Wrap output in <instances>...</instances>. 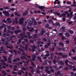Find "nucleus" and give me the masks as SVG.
<instances>
[{"instance_id": "nucleus-1", "label": "nucleus", "mask_w": 76, "mask_h": 76, "mask_svg": "<svg viewBox=\"0 0 76 76\" xmlns=\"http://www.w3.org/2000/svg\"><path fill=\"white\" fill-rule=\"evenodd\" d=\"M1 40L2 41V44L3 45H6V47L7 48H9L10 49H11V48L13 49V47H9L8 46V45H9V43H8V42L6 41L5 42V39L4 38H2L1 39Z\"/></svg>"}, {"instance_id": "nucleus-2", "label": "nucleus", "mask_w": 76, "mask_h": 76, "mask_svg": "<svg viewBox=\"0 0 76 76\" xmlns=\"http://www.w3.org/2000/svg\"><path fill=\"white\" fill-rule=\"evenodd\" d=\"M27 21L28 22V25L29 26H33V23L34 25L36 26L37 25V23L36 21H34V22H33V21L30 20H28Z\"/></svg>"}, {"instance_id": "nucleus-3", "label": "nucleus", "mask_w": 76, "mask_h": 76, "mask_svg": "<svg viewBox=\"0 0 76 76\" xmlns=\"http://www.w3.org/2000/svg\"><path fill=\"white\" fill-rule=\"evenodd\" d=\"M20 35V37H20V38L21 39H23V38H27L28 37V36H27V35H24L22 34V33H21Z\"/></svg>"}, {"instance_id": "nucleus-4", "label": "nucleus", "mask_w": 76, "mask_h": 76, "mask_svg": "<svg viewBox=\"0 0 76 76\" xmlns=\"http://www.w3.org/2000/svg\"><path fill=\"white\" fill-rule=\"evenodd\" d=\"M2 13L3 14H4L5 16H9V13L8 12H7L6 11H3L2 12Z\"/></svg>"}, {"instance_id": "nucleus-5", "label": "nucleus", "mask_w": 76, "mask_h": 76, "mask_svg": "<svg viewBox=\"0 0 76 76\" xmlns=\"http://www.w3.org/2000/svg\"><path fill=\"white\" fill-rule=\"evenodd\" d=\"M69 67L71 69H72V68L73 69L72 70L74 72H75L76 70V68H75V66H72L71 65H70L69 66Z\"/></svg>"}, {"instance_id": "nucleus-6", "label": "nucleus", "mask_w": 76, "mask_h": 76, "mask_svg": "<svg viewBox=\"0 0 76 76\" xmlns=\"http://www.w3.org/2000/svg\"><path fill=\"white\" fill-rule=\"evenodd\" d=\"M3 57L4 58V60L1 59L0 61L2 63H4V61H7V57L5 56H3Z\"/></svg>"}, {"instance_id": "nucleus-7", "label": "nucleus", "mask_w": 76, "mask_h": 76, "mask_svg": "<svg viewBox=\"0 0 76 76\" xmlns=\"http://www.w3.org/2000/svg\"><path fill=\"white\" fill-rule=\"evenodd\" d=\"M13 52H14L15 54L16 55H18V54H21V52L20 51H18L17 52L16 50H14Z\"/></svg>"}, {"instance_id": "nucleus-8", "label": "nucleus", "mask_w": 76, "mask_h": 76, "mask_svg": "<svg viewBox=\"0 0 76 76\" xmlns=\"http://www.w3.org/2000/svg\"><path fill=\"white\" fill-rule=\"evenodd\" d=\"M66 7L65 6H61V5H58L55 6L54 7H52V8H60L61 7Z\"/></svg>"}, {"instance_id": "nucleus-9", "label": "nucleus", "mask_w": 76, "mask_h": 76, "mask_svg": "<svg viewBox=\"0 0 76 76\" xmlns=\"http://www.w3.org/2000/svg\"><path fill=\"white\" fill-rule=\"evenodd\" d=\"M24 20V18H21L19 20V23L20 24V25H22L23 24V20Z\"/></svg>"}, {"instance_id": "nucleus-10", "label": "nucleus", "mask_w": 76, "mask_h": 76, "mask_svg": "<svg viewBox=\"0 0 76 76\" xmlns=\"http://www.w3.org/2000/svg\"><path fill=\"white\" fill-rule=\"evenodd\" d=\"M56 55H57L60 56H63V54L59 52L58 53L57 52H56L55 53Z\"/></svg>"}, {"instance_id": "nucleus-11", "label": "nucleus", "mask_w": 76, "mask_h": 76, "mask_svg": "<svg viewBox=\"0 0 76 76\" xmlns=\"http://www.w3.org/2000/svg\"><path fill=\"white\" fill-rule=\"evenodd\" d=\"M60 73H61V72H60V71H58L55 73V76H58V75H59Z\"/></svg>"}, {"instance_id": "nucleus-12", "label": "nucleus", "mask_w": 76, "mask_h": 76, "mask_svg": "<svg viewBox=\"0 0 76 76\" xmlns=\"http://www.w3.org/2000/svg\"><path fill=\"white\" fill-rule=\"evenodd\" d=\"M65 37H69L70 36V35L69 34V33L68 32H66L64 34Z\"/></svg>"}, {"instance_id": "nucleus-13", "label": "nucleus", "mask_w": 76, "mask_h": 76, "mask_svg": "<svg viewBox=\"0 0 76 76\" xmlns=\"http://www.w3.org/2000/svg\"><path fill=\"white\" fill-rule=\"evenodd\" d=\"M24 73V72L22 71H20L18 72V75H22V73Z\"/></svg>"}, {"instance_id": "nucleus-14", "label": "nucleus", "mask_w": 76, "mask_h": 76, "mask_svg": "<svg viewBox=\"0 0 76 76\" xmlns=\"http://www.w3.org/2000/svg\"><path fill=\"white\" fill-rule=\"evenodd\" d=\"M45 7L44 6H40L39 7V9H41V10H44V9H45Z\"/></svg>"}, {"instance_id": "nucleus-15", "label": "nucleus", "mask_w": 76, "mask_h": 76, "mask_svg": "<svg viewBox=\"0 0 76 76\" xmlns=\"http://www.w3.org/2000/svg\"><path fill=\"white\" fill-rule=\"evenodd\" d=\"M15 16H18V17L20 16H21V15L19 14V13H17V12H16L15 13Z\"/></svg>"}, {"instance_id": "nucleus-16", "label": "nucleus", "mask_w": 76, "mask_h": 76, "mask_svg": "<svg viewBox=\"0 0 76 76\" xmlns=\"http://www.w3.org/2000/svg\"><path fill=\"white\" fill-rule=\"evenodd\" d=\"M18 18L16 17L14 19V21L15 22V24H17L18 23Z\"/></svg>"}, {"instance_id": "nucleus-17", "label": "nucleus", "mask_w": 76, "mask_h": 76, "mask_svg": "<svg viewBox=\"0 0 76 76\" xmlns=\"http://www.w3.org/2000/svg\"><path fill=\"white\" fill-rule=\"evenodd\" d=\"M58 63H59V64H60L61 65H64V62L62 61H58Z\"/></svg>"}, {"instance_id": "nucleus-18", "label": "nucleus", "mask_w": 76, "mask_h": 76, "mask_svg": "<svg viewBox=\"0 0 76 76\" xmlns=\"http://www.w3.org/2000/svg\"><path fill=\"white\" fill-rule=\"evenodd\" d=\"M38 34H35L34 35H33V38H37L38 37Z\"/></svg>"}, {"instance_id": "nucleus-19", "label": "nucleus", "mask_w": 76, "mask_h": 76, "mask_svg": "<svg viewBox=\"0 0 76 76\" xmlns=\"http://www.w3.org/2000/svg\"><path fill=\"white\" fill-rule=\"evenodd\" d=\"M45 70L46 72H47L48 74H50V73H51L50 71L49 70L45 69Z\"/></svg>"}, {"instance_id": "nucleus-20", "label": "nucleus", "mask_w": 76, "mask_h": 76, "mask_svg": "<svg viewBox=\"0 0 76 76\" xmlns=\"http://www.w3.org/2000/svg\"><path fill=\"white\" fill-rule=\"evenodd\" d=\"M69 62V61H68V60H66L65 61V64H66V66H68L69 67V64H68V62Z\"/></svg>"}, {"instance_id": "nucleus-21", "label": "nucleus", "mask_w": 76, "mask_h": 76, "mask_svg": "<svg viewBox=\"0 0 76 76\" xmlns=\"http://www.w3.org/2000/svg\"><path fill=\"white\" fill-rule=\"evenodd\" d=\"M28 15L27 12H23L22 14L23 16H26Z\"/></svg>"}, {"instance_id": "nucleus-22", "label": "nucleus", "mask_w": 76, "mask_h": 76, "mask_svg": "<svg viewBox=\"0 0 76 76\" xmlns=\"http://www.w3.org/2000/svg\"><path fill=\"white\" fill-rule=\"evenodd\" d=\"M69 32V34H74V32H73V31L71 30H69L68 31Z\"/></svg>"}, {"instance_id": "nucleus-23", "label": "nucleus", "mask_w": 76, "mask_h": 76, "mask_svg": "<svg viewBox=\"0 0 76 76\" xmlns=\"http://www.w3.org/2000/svg\"><path fill=\"white\" fill-rule=\"evenodd\" d=\"M37 60H39L40 61V62H41V63H42V61L41 60V58H40V57H37Z\"/></svg>"}, {"instance_id": "nucleus-24", "label": "nucleus", "mask_w": 76, "mask_h": 76, "mask_svg": "<svg viewBox=\"0 0 76 76\" xmlns=\"http://www.w3.org/2000/svg\"><path fill=\"white\" fill-rule=\"evenodd\" d=\"M59 45H61L62 47H64V44L62 42H59L58 43Z\"/></svg>"}, {"instance_id": "nucleus-25", "label": "nucleus", "mask_w": 76, "mask_h": 76, "mask_svg": "<svg viewBox=\"0 0 76 76\" xmlns=\"http://www.w3.org/2000/svg\"><path fill=\"white\" fill-rule=\"evenodd\" d=\"M53 11H54V10H50L48 11L47 12L48 13L50 12V13L51 14V13H53Z\"/></svg>"}, {"instance_id": "nucleus-26", "label": "nucleus", "mask_w": 76, "mask_h": 76, "mask_svg": "<svg viewBox=\"0 0 76 76\" xmlns=\"http://www.w3.org/2000/svg\"><path fill=\"white\" fill-rule=\"evenodd\" d=\"M55 25L56 26H60V24L59 22H56V23Z\"/></svg>"}, {"instance_id": "nucleus-27", "label": "nucleus", "mask_w": 76, "mask_h": 76, "mask_svg": "<svg viewBox=\"0 0 76 76\" xmlns=\"http://www.w3.org/2000/svg\"><path fill=\"white\" fill-rule=\"evenodd\" d=\"M55 48H54V47H53L52 48H51V50L50 51H55Z\"/></svg>"}, {"instance_id": "nucleus-28", "label": "nucleus", "mask_w": 76, "mask_h": 76, "mask_svg": "<svg viewBox=\"0 0 76 76\" xmlns=\"http://www.w3.org/2000/svg\"><path fill=\"white\" fill-rule=\"evenodd\" d=\"M48 22L49 23H54V22L51 19H50L48 20Z\"/></svg>"}, {"instance_id": "nucleus-29", "label": "nucleus", "mask_w": 76, "mask_h": 76, "mask_svg": "<svg viewBox=\"0 0 76 76\" xmlns=\"http://www.w3.org/2000/svg\"><path fill=\"white\" fill-rule=\"evenodd\" d=\"M33 29L34 28H33V27H30V29H29V32H32V31H33Z\"/></svg>"}, {"instance_id": "nucleus-30", "label": "nucleus", "mask_w": 76, "mask_h": 76, "mask_svg": "<svg viewBox=\"0 0 76 76\" xmlns=\"http://www.w3.org/2000/svg\"><path fill=\"white\" fill-rule=\"evenodd\" d=\"M66 3L67 4H71L72 2H71L70 1H68L66 2Z\"/></svg>"}, {"instance_id": "nucleus-31", "label": "nucleus", "mask_w": 76, "mask_h": 76, "mask_svg": "<svg viewBox=\"0 0 76 76\" xmlns=\"http://www.w3.org/2000/svg\"><path fill=\"white\" fill-rule=\"evenodd\" d=\"M43 40L44 42H47V39L46 38H43Z\"/></svg>"}, {"instance_id": "nucleus-32", "label": "nucleus", "mask_w": 76, "mask_h": 76, "mask_svg": "<svg viewBox=\"0 0 76 76\" xmlns=\"http://www.w3.org/2000/svg\"><path fill=\"white\" fill-rule=\"evenodd\" d=\"M69 69V68H68V67L66 66V67L64 68L63 69V70H67Z\"/></svg>"}, {"instance_id": "nucleus-33", "label": "nucleus", "mask_w": 76, "mask_h": 76, "mask_svg": "<svg viewBox=\"0 0 76 76\" xmlns=\"http://www.w3.org/2000/svg\"><path fill=\"white\" fill-rule=\"evenodd\" d=\"M31 47L32 48H35V49H37V48H38L35 45H31Z\"/></svg>"}, {"instance_id": "nucleus-34", "label": "nucleus", "mask_w": 76, "mask_h": 76, "mask_svg": "<svg viewBox=\"0 0 76 76\" xmlns=\"http://www.w3.org/2000/svg\"><path fill=\"white\" fill-rule=\"evenodd\" d=\"M61 39L62 41H64V39H66V38H65L64 37L62 36L61 37Z\"/></svg>"}, {"instance_id": "nucleus-35", "label": "nucleus", "mask_w": 76, "mask_h": 76, "mask_svg": "<svg viewBox=\"0 0 76 76\" xmlns=\"http://www.w3.org/2000/svg\"><path fill=\"white\" fill-rule=\"evenodd\" d=\"M18 50L19 51H20L22 52H24V50L22 48H18Z\"/></svg>"}, {"instance_id": "nucleus-36", "label": "nucleus", "mask_w": 76, "mask_h": 76, "mask_svg": "<svg viewBox=\"0 0 76 76\" xmlns=\"http://www.w3.org/2000/svg\"><path fill=\"white\" fill-rule=\"evenodd\" d=\"M20 58L22 60H24V59L26 58V57L25 56H21Z\"/></svg>"}, {"instance_id": "nucleus-37", "label": "nucleus", "mask_w": 76, "mask_h": 76, "mask_svg": "<svg viewBox=\"0 0 76 76\" xmlns=\"http://www.w3.org/2000/svg\"><path fill=\"white\" fill-rule=\"evenodd\" d=\"M41 32L42 33H45V30H44L43 29H41Z\"/></svg>"}, {"instance_id": "nucleus-38", "label": "nucleus", "mask_w": 76, "mask_h": 76, "mask_svg": "<svg viewBox=\"0 0 76 76\" xmlns=\"http://www.w3.org/2000/svg\"><path fill=\"white\" fill-rule=\"evenodd\" d=\"M67 57V55H64L62 56V58H66Z\"/></svg>"}, {"instance_id": "nucleus-39", "label": "nucleus", "mask_w": 76, "mask_h": 76, "mask_svg": "<svg viewBox=\"0 0 76 76\" xmlns=\"http://www.w3.org/2000/svg\"><path fill=\"white\" fill-rule=\"evenodd\" d=\"M48 27H49V24H46L45 25V27L46 28H48Z\"/></svg>"}, {"instance_id": "nucleus-40", "label": "nucleus", "mask_w": 76, "mask_h": 76, "mask_svg": "<svg viewBox=\"0 0 76 76\" xmlns=\"http://www.w3.org/2000/svg\"><path fill=\"white\" fill-rule=\"evenodd\" d=\"M3 9L4 10H8V9H9V8L7 7H4L3 8Z\"/></svg>"}, {"instance_id": "nucleus-41", "label": "nucleus", "mask_w": 76, "mask_h": 76, "mask_svg": "<svg viewBox=\"0 0 76 76\" xmlns=\"http://www.w3.org/2000/svg\"><path fill=\"white\" fill-rule=\"evenodd\" d=\"M55 14H57V16H60V13H58V12H56Z\"/></svg>"}, {"instance_id": "nucleus-42", "label": "nucleus", "mask_w": 76, "mask_h": 76, "mask_svg": "<svg viewBox=\"0 0 76 76\" xmlns=\"http://www.w3.org/2000/svg\"><path fill=\"white\" fill-rule=\"evenodd\" d=\"M63 32L65 31V28L64 27H63L61 28Z\"/></svg>"}, {"instance_id": "nucleus-43", "label": "nucleus", "mask_w": 76, "mask_h": 76, "mask_svg": "<svg viewBox=\"0 0 76 76\" xmlns=\"http://www.w3.org/2000/svg\"><path fill=\"white\" fill-rule=\"evenodd\" d=\"M29 41L31 44H33L34 42V41L33 40H30Z\"/></svg>"}, {"instance_id": "nucleus-44", "label": "nucleus", "mask_w": 76, "mask_h": 76, "mask_svg": "<svg viewBox=\"0 0 76 76\" xmlns=\"http://www.w3.org/2000/svg\"><path fill=\"white\" fill-rule=\"evenodd\" d=\"M3 49H4V47H3L0 48V51H3Z\"/></svg>"}, {"instance_id": "nucleus-45", "label": "nucleus", "mask_w": 76, "mask_h": 76, "mask_svg": "<svg viewBox=\"0 0 76 76\" xmlns=\"http://www.w3.org/2000/svg\"><path fill=\"white\" fill-rule=\"evenodd\" d=\"M53 68H54L55 69H56V70H58V68H57V66L56 65H54L53 66Z\"/></svg>"}, {"instance_id": "nucleus-46", "label": "nucleus", "mask_w": 76, "mask_h": 76, "mask_svg": "<svg viewBox=\"0 0 76 76\" xmlns=\"http://www.w3.org/2000/svg\"><path fill=\"white\" fill-rule=\"evenodd\" d=\"M29 69H31V70H32L33 69H34V68H33V67L31 66H30L29 67Z\"/></svg>"}, {"instance_id": "nucleus-47", "label": "nucleus", "mask_w": 76, "mask_h": 76, "mask_svg": "<svg viewBox=\"0 0 76 76\" xmlns=\"http://www.w3.org/2000/svg\"><path fill=\"white\" fill-rule=\"evenodd\" d=\"M35 7H38V8H39V5L37 4H35Z\"/></svg>"}, {"instance_id": "nucleus-48", "label": "nucleus", "mask_w": 76, "mask_h": 76, "mask_svg": "<svg viewBox=\"0 0 76 76\" xmlns=\"http://www.w3.org/2000/svg\"><path fill=\"white\" fill-rule=\"evenodd\" d=\"M44 47L45 48H48V46L46 44L45 45Z\"/></svg>"}, {"instance_id": "nucleus-49", "label": "nucleus", "mask_w": 76, "mask_h": 76, "mask_svg": "<svg viewBox=\"0 0 76 76\" xmlns=\"http://www.w3.org/2000/svg\"><path fill=\"white\" fill-rule=\"evenodd\" d=\"M72 60H76V56L73 57H72Z\"/></svg>"}, {"instance_id": "nucleus-50", "label": "nucleus", "mask_w": 76, "mask_h": 76, "mask_svg": "<svg viewBox=\"0 0 76 76\" xmlns=\"http://www.w3.org/2000/svg\"><path fill=\"white\" fill-rule=\"evenodd\" d=\"M26 70V69L25 68V67H23L21 69V70H23V71H24V70Z\"/></svg>"}, {"instance_id": "nucleus-51", "label": "nucleus", "mask_w": 76, "mask_h": 76, "mask_svg": "<svg viewBox=\"0 0 76 76\" xmlns=\"http://www.w3.org/2000/svg\"><path fill=\"white\" fill-rule=\"evenodd\" d=\"M72 52L73 53H75V49L73 48L72 49Z\"/></svg>"}, {"instance_id": "nucleus-52", "label": "nucleus", "mask_w": 76, "mask_h": 76, "mask_svg": "<svg viewBox=\"0 0 76 76\" xmlns=\"http://www.w3.org/2000/svg\"><path fill=\"white\" fill-rule=\"evenodd\" d=\"M31 20H32L33 22H34L35 21V18H34V17H32L31 18Z\"/></svg>"}, {"instance_id": "nucleus-53", "label": "nucleus", "mask_w": 76, "mask_h": 76, "mask_svg": "<svg viewBox=\"0 0 76 76\" xmlns=\"http://www.w3.org/2000/svg\"><path fill=\"white\" fill-rule=\"evenodd\" d=\"M14 32L15 34H18V30H15L14 31Z\"/></svg>"}, {"instance_id": "nucleus-54", "label": "nucleus", "mask_w": 76, "mask_h": 76, "mask_svg": "<svg viewBox=\"0 0 76 76\" xmlns=\"http://www.w3.org/2000/svg\"><path fill=\"white\" fill-rule=\"evenodd\" d=\"M34 69H33L31 70V73H34Z\"/></svg>"}, {"instance_id": "nucleus-55", "label": "nucleus", "mask_w": 76, "mask_h": 76, "mask_svg": "<svg viewBox=\"0 0 76 76\" xmlns=\"http://www.w3.org/2000/svg\"><path fill=\"white\" fill-rule=\"evenodd\" d=\"M58 35H59V36H60L61 37L62 35H63V34L61 33H59L58 34Z\"/></svg>"}, {"instance_id": "nucleus-56", "label": "nucleus", "mask_w": 76, "mask_h": 76, "mask_svg": "<svg viewBox=\"0 0 76 76\" xmlns=\"http://www.w3.org/2000/svg\"><path fill=\"white\" fill-rule=\"evenodd\" d=\"M50 72L53 73V72H54V70L53 69H51L50 70Z\"/></svg>"}, {"instance_id": "nucleus-57", "label": "nucleus", "mask_w": 76, "mask_h": 76, "mask_svg": "<svg viewBox=\"0 0 76 76\" xmlns=\"http://www.w3.org/2000/svg\"><path fill=\"white\" fill-rule=\"evenodd\" d=\"M45 57H49L50 56V54H46L45 55Z\"/></svg>"}, {"instance_id": "nucleus-58", "label": "nucleus", "mask_w": 76, "mask_h": 76, "mask_svg": "<svg viewBox=\"0 0 76 76\" xmlns=\"http://www.w3.org/2000/svg\"><path fill=\"white\" fill-rule=\"evenodd\" d=\"M33 58H36L37 57V56H36V55H33L32 56Z\"/></svg>"}, {"instance_id": "nucleus-59", "label": "nucleus", "mask_w": 76, "mask_h": 76, "mask_svg": "<svg viewBox=\"0 0 76 76\" xmlns=\"http://www.w3.org/2000/svg\"><path fill=\"white\" fill-rule=\"evenodd\" d=\"M53 63L55 64L56 63V60L54 59L53 60Z\"/></svg>"}, {"instance_id": "nucleus-60", "label": "nucleus", "mask_w": 76, "mask_h": 76, "mask_svg": "<svg viewBox=\"0 0 76 76\" xmlns=\"http://www.w3.org/2000/svg\"><path fill=\"white\" fill-rule=\"evenodd\" d=\"M36 72L37 73H39V74L40 73V72L39 71V70H38V69L36 70Z\"/></svg>"}, {"instance_id": "nucleus-61", "label": "nucleus", "mask_w": 76, "mask_h": 76, "mask_svg": "<svg viewBox=\"0 0 76 76\" xmlns=\"http://www.w3.org/2000/svg\"><path fill=\"white\" fill-rule=\"evenodd\" d=\"M31 50L33 52H34L35 51V50L34 49V48H32L31 49Z\"/></svg>"}, {"instance_id": "nucleus-62", "label": "nucleus", "mask_w": 76, "mask_h": 76, "mask_svg": "<svg viewBox=\"0 0 76 76\" xmlns=\"http://www.w3.org/2000/svg\"><path fill=\"white\" fill-rule=\"evenodd\" d=\"M31 64L32 66H35V65L34 64V63L33 62H31Z\"/></svg>"}, {"instance_id": "nucleus-63", "label": "nucleus", "mask_w": 76, "mask_h": 76, "mask_svg": "<svg viewBox=\"0 0 76 76\" xmlns=\"http://www.w3.org/2000/svg\"><path fill=\"white\" fill-rule=\"evenodd\" d=\"M6 34L4 33H3L2 34L3 37H6Z\"/></svg>"}, {"instance_id": "nucleus-64", "label": "nucleus", "mask_w": 76, "mask_h": 76, "mask_svg": "<svg viewBox=\"0 0 76 76\" xmlns=\"http://www.w3.org/2000/svg\"><path fill=\"white\" fill-rule=\"evenodd\" d=\"M31 34V33L29 32H27V35H29Z\"/></svg>"}]
</instances>
